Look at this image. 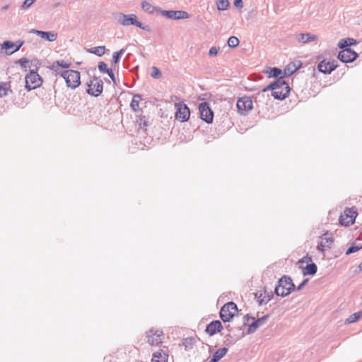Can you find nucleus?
I'll return each instance as SVG.
<instances>
[{
  "label": "nucleus",
  "instance_id": "obj_1",
  "mask_svg": "<svg viewBox=\"0 0 362 362\" xmlns=\"http://www.w3.org/2000/svg\"><path fill=\"white\" fill-rule=\"evenodd\" d=\"M269 90H272V95L275 98L281 100L285 98L290 91L288 85L281 78L267 86L264 88L263 91Z\"/></svg>",
  "mask_w": 362,
  "mask_h": 362
},
{
  "label": "nucleus",
  "instance_id": "obj_2",
  "mask_svg": "<svg viewBox=\"0 0 362 362\" xmlns=\"http://www.w3.org/2000/svg\"><path fill=\"white\" fill-rule=\"evenodd\" d=\"M358 216V210L355 206L346 208L340 214L339 223L345 227L353 225Z\"/></svg>",
  "mask_w": 362,
  "mask_h": 362
},
{
  "label": "nucleus",
  "instance_id": "obj_3",
  "mask_svg": "<svg viewBox=\"0 0 362 362\" xmlns=\"http://www.w3.org/2000/svg\"><path fill=\"white\" fill-rule=\"evenodd\" d=\"M294 289V284L291 278L283 276L279 281L278 286L275 288L277 296H286Z\"/></svg>",
  "mask_w": 362,
  "mask_h": 362
},
{
  "label": "nucleus",
  "instance_id": "obj_4",
  "mask_svg": "<svg viewBox=\"0 0 362 362\" xmlns=\"http://www.w3.org/2000/svg\"><path fill=\"white\" fill-rule=\"evenodd\" d=\"M65 80L66 86L71 88H76L81 83L80 73L75 70H66L61 73Z\"/></svg>",
  "mask_w": 362,
  "mask_h": 362
},
{
  "label": "nucleus",
  "instance_id": "obj_5",
  "mask_svg": "<svg viewBox=\"0 0 362 362\" xmlns=\"http://www.w3.org/2000/svg\"><path fill=\"white\" fill-rule=\"evenodd\" d=\"M238 314L237 305L233 302L226 303L221 309L220 317L223 322H229Z\"/></svg>",
  "mask_w": 362,
  "mask_h": 362
},
{
  "label": "nucleus",
  "instance_id": "obj_6",
  "mask_svg": "<svg viewBox=\"0 0 362 362\" xmlns=\"http://www.w3.org/2000/svg\"><path fill=\"white\" fill-rule=\"evenodd\" d=\"M334 242L333 235L329 231H326L320 237V241L317 249L318 251L324 252L325 250L331 249Z\"/></svg>",
  "mask_w": 362,
  "mask_h": 362
},
{
  "label": "nucleus",
  "instance_id": "obj_7",
  "mask_svg": "<svg viewBox=\"0 0 362 362\" xmlns=\"http://www.w3.org/2000/svg\"><path fill=\"white\" fill-rule=\"evenodd\" d=\"M25 88L28 90L35 89L40 86L42 80L40 76L35 71H31L25 76Z\"/></svg>",
  "mask_w": 362,
  "mask_h": 362
},
{
  "label": "nucleus",
  "instance_id": "obj_8",
  "mask_svg": "<svg viewBox=\"0 0 362 362\" xmlns=\"http://www.w3.org/2000/svg\"><path fill=\"white\" fill-rule=\"evenodd\" d=\"M236 106L240 114L245 115L252 109V100L250 97L243 96L237 100Z\"/></svg>",
  "mask_w": 362,
  "mask_h": 362
},
{
  "label": "nucleus",
  "instance_id": "obj_9",
  "mask_svg": "<svg viewBox=\"0 0 362 362\" xmlns=\"http://www.w3.org/2000/svg\"><path fill=\"white\" fill-rule=\"evenodd\" d=\"M175 119L182 122L187 121L190 116V111L187 105L180 102L175 104Z\"/></svg>",
  "mask_w": 362,
  "mask_h": 362
},
{
  "label": "nucleus",
  "instance_id": "obj_10",
  "mask_svg": "<svg viewBox=\"0 0 362 362\" xmlns=\"http://www.w3.org/2000/svg\"><path fill=\"white\" fill-rule=\"evenodd\" d=\"M147 342L151 346H157L163 342V333L157 329H150L146 332Z\"/></svg>",
  "mask_w": 362,
  "mask_h": 362
},
{
  "label": "nucleus",
  "instance_id": "obj_11",
  "mask_svg": "<svg viewBox=\"0 0 362 362\" xmlns=\"http://www.w3.org/2000/svg\"><path fill=\"white\" fill-rule=\"evenodd\" d=\"M88 87L87 91L90 95L98 96L103 92V83L100 79L94 77L88 83Z\"/></svg>",
  "mask_w": 362,
  "mask_h": 362
},
{
  "label": "nucleus",
  "instance_id": "obj_12",
  "mask_svg": "<svg viewBox=\"0 0 362 362\" xmlns=\"http://www.w3.org/2000/svg\"><path fill=\"white\" fill-rule=\"evenodd\" d=\"M202 119L207 123H211L214 114L207 103H202L199 107Z\"/></svg>",
  "mask_w": 362,
  "mask_h": 362
},
{
  "label": "nucleus",
  "instance_id": "obj_13",
  "mask_svg": "<svg viewBox=\"0 0 362 362\" xmlns=\"http://www.w3.org/2000/svg\"><path fill=\"white\" fill-rule=\"evenodd\" d=\"M357 57V53L351 48L343 49L338 54L339 59L345 63L352 62Z\"/></svg>",
  "mask_w": 362,
  "mask_h": 362
},
{
  "label": "nucleus",
  "instance_id": "obj_14",
  "mask_svg": "<svg viewBox=\"0 0 362 362\" xmlns=\"http://www.w3.org/2000/svg\"><path fill=\"white\" fill-rule=\"evenodd\" d=\"M337 66L334 59H324L317 66L318 70L324 74H330Z\"/></svg>",
  "mask_w": 362,
  "mask_h": 362
},
{
  "label": "nucleus",
  "instance_id": "obj_15",
  "mask_svg": "<svg viewBox=\"0 0 362 362\" xmlns=\"http://www.w3.org/2000/svg\"><path fill=\"white\" fill-rule=\"evenodd\" d=\"M120 23L123 25H134L140 28L145 29V28L142 27V24L137 21L136 16L134 14H123L122 18L120 19Z\"/></svg>",
  "mask_w": 362,
  "mask_h": 362
},
{
  "label": "nucleus",
  "instance_id": "obj_16",
  "mask_svg": "<svg viewBox=\"0 0 362 362\" xmlns=\"http://www.w3.org/2000/svg\"><path fill=\"white\" fill-rule=\"evenodd\" d=\"M163 15L168 18L179 20L188 18L189 15L183 11H163Z\"/></svg>",
  "mask_w": 362,
  "mask_h": 362
},
{
  "label": "nucleus",
  "instance_id": "obj_17",
  "mask_svg": "<svg viewBox=\"0 0 362 362\" xmlns=\"http://www.w3.org/2000/svg\"><path fill=\"white\" fill-rule=\"evenodd\" d=\"M223 326L221 322L219 320H214L206 326L205 331L209 335L213 336L215 334L221 332Z\"/></svg>",
  "mask_w": 362,
  "mask_h": 362
},
{
  "label": "nucleus",
  "instance_id": "obj_18",
  "mask_svg": "<svg viewBox=\"0 0 362 362\" xmlns=\"http://www.w3.org/2000/svg\"><path fill=\"white\" fill-rule=\"evenodd\" d=\"M30 33H35L37 35H38L39 37H42L43 39H45V40H47V41H49V42L55 41L57 40V34L56 33H54V32H45V31H41V30H35V29H33L30 31Z\"/></svg>",
  "mask_w": 362,
  "mask_h": 362
},
{
  "label": "nucleus",
  "instance_id": "obj_19",
  "mask_svg": "<svg viewBox=\"0 0 362 362\" xmlns=\"http://www.w3.org/2000/svg\"><path fill=\"white\" fill-rule=\"evenodd\" d=\"M23 42H19L18 45L14 44L10 41H5L2 44V48L5 49L8 54H13V52L20 49L22 47Z\"/></svg>",
  "mask_w": 362,
  "mask_h": 362
},
{
  "label": "nucleus",
  "instance_id": "obj_20",
  "mask_svg": "<svg viewBox=\"0 0 362 362\" xmlns=\"http://www.w3.org/2000/svg\"><path fill=\"white\" fill-rule=\"evenodd\" d=\"M168 354L160 349L153 354L151 362H168Z\"/></svg>",
  "mask_w": 362,
  "mask_h": 362
},
{
  "label": "nucleus",
  "instance_id": "obj_21",
  "mask_svg": "<svg viewBox=\"0 0 362 362\" xmlns=\"http://www.w3.org/2000/svg\"><path fill=\"white\" fill-rule=\"evenodd\" d=\"M256 297L257 298V300L259 304L267 303L269 300H270L272 297V293H268L265 290H260L256 293Z\"/></svg>",
  "mask_w": 362,
  "mask_h": 362
},
{
  "label": "nucleus",
  "instance_id": "obj_22",
  "mask_svg": "<svg viewBox=\"0 0 362 362\" xmlns=\"http://www.w3.org/2000/svg\"><path fill=\"white\" fill-rule=\"evenodd\" d=\"M300 67V62H290L284 69V75L291 76Z\"/></svg>",
  "mask_w": 362,
  "mask_h": 362
},
{
  "label": "nucleus",
  "instance_id": "obj_23",
  "mask_svg": "<svg viewBox=\"0 0 362 362\" xmlns=\"http://www.w3.org/2000/svg\"><path fill=\"white\" fill-rule=\"evenodd\" d=\"M71 63L69 61L66 60H58L56 62L52 64L51 69L57 72V74H60L59 72V68H69L71 66Z\"/></svg>",
  "mask_w": 362,
  "mask_h": 362
},
{
  "label": "nucleus",
  "instance_id": "obj_24",
  "mask_svg": "<svg viewBox=\"0 0 362 362\" xmlns=\"http://www.w3.org/2000/svg\"><path fill=\"white\" fill-rule=\"evenodd\" d=\"M228 349L226 348H221L218 349L214 354L212 359L209 362H218L221 358H223L227 353Z\"/></svg>",
  "mask_w": 362,
  "mask_h": 362
},
{
  "label": "nucleus",
  "instance_id": "obj_25",
  "mask_svg": "<svg viewBox=\"0 0 362 362\" xmlns=\"http://www.w3.org/2000/svg\"><path fill=\"white\" fill-rule=\"evenodd\" d=\"M11 91V84L9 82L0 83V97H5Z\"/></svg>",
  "mask_w": 362,
  "mask_h": 362
},
{
  "label": "nucleus",
  "instance_id": "obj_26",
  "mask_svg": "<svg viewBox=\"0 0 362 362\" xmlns=\"http://www.w3.org/2000/svg\"><path fill=\"white\" fill-rule=\"evenodd\" d=\"M317 39V37L310 33H302L299 35L298 40L303 43L314 41Z\"/></svg>",
  "mask_w": 362,
  "mask_h": 362
},
{
  "label": "nucleus",
  "instance_id": "obj_27",
  "mask_svg": "<svg viewBox=\"0 0 362 362\" xmlns=\"http://www.w3.org/2000/svg\"><path fill=\"white\" fill-rule=\"evenodd\" d=\"M141 101V98L139 95H134L130 105L133 111L139 112L141 110V108L139 107Z\"/></svg>",
  "mask_w": 362,
  "mask_h": 362
},
{
  "label": "nucleus",
  "instance_id": "obj_28",
  "mask_svg": "<svg viewBox=\"0 0 362 362\" xmlns=\"http://www.w3.org/2000/svg\"><path fill=\"white\" fill-rule=\"evenodd\" d=\"M356 41L352 38H346L341 40L339 43V47L341 49L346 48L348 46L353 45L356 44Z\"/></svg>",
  "mask_w": 362,
  "mask_h": 362
},
{
  "label": "nucleus",
  "instance_id": "obj_29",
  "mask_svg": "<svg viewBox=\"0 0 362 362\" xmlns=\"http://www.w3.org/2000/svg\"><path fill=\"white\" fill-rule=\"evenodd\" d=\"M317 272V266L314 264H308L304 269L303 274L305 275H313Z\"/></svg>",
  "mask_w": 362,
  "mask_h": 362
},
{
  "label": "nucleus",
  "instance_id": "obj_30",
  "mask_svg": "<svg viewBox=\"0 0 362 362\" xmlns=\"http://www.w3.org/2000/svg\"><path fill=\"white\" fill-rule=\"evenodd\" d=\"M362 316L361 312L355 313L353 315H350L346 320V323L350 324L356 322L359 320V318Z\"/></svg>",
  "mask_w": 362,
  "mask_h": 362
},
{
  "label": "nucleus",
  "instance_id": "obj_31",
  "mask_svg": "<svg viewBox=\"0 0 362 362\" xmlns=\"http://www.w3.org/2000/svg\"><path fill=\"white\" fill-rule=\"evenodd\" d=\"M267 316H264L262 318H259L257 320L254 322L249 328V330L250 332H254L259 326H260L264 321V320L267 318Z\"/></svg>",
  "mask_w": 362,
  "mask_h": 362
},
{
  "label": "nucleus",
  "instance_id": "obj_32",
  "mask_svg": "<svg viewBox=\"0 0 362 362\" xmlns=\"http://www.w3.org/2000/svg\"><path fill=\"white\" fill-rule=\"evenodd\" d=\"M230 6L228 0H218L217 1V8L220 11L226 10Z\"/></svg>",
  "mask_w": 362,
  "mask_h": 362
},
{
  "label": "nucleus",
  "instance_id": "obj_33",
  "mask_svg": "<svg viewBox=\"0 0 362 362\" xmlns=\"http://www.w3.org/2000/svg\"><path fill=\"white\" fill-rule=\"evenodd\" d=\"M141 6L144 11L148 13H153L155 8L146 1H144L141 4Z\"/></svg>",
  "mask_w": 362,
  "mask_h": 362
},
{
  "label": "nucleus",
  "instance_id": "obj_34",
  "mask_svg": "<svg viewBox=\"0 0 362 362\" xmlns=\"http://www.w3.org/2000/svg\"><path fill=\"white\" fill-rule=\"evenodd\" d=\"M105 48L104 46L95 47L91 48L90 52L98 56H102L105 54Z\"/></svg>",
  "mask_w": 362,
  "mask_h": 362
},
{
  "label": "nucleus",
  "instance_id": "obj_35",
  "mask_svg": "<svg viewBox=\"0 0 362 362\" xmlns=\"http://www.w3.org/2000/svg\"><path fill=\"white\" fill-rule=\"evenodd\" d=\"M267 74L269 77H277L281 74V70L278 68H270L267 71Z\"/></svg>",
  "mask_w": 362,
  "mask_h": 362
},
{
  "label": "nucleus",
  "instance_id": "obj_36",
  "mask_svg": "<svg viewBox=\"0 0 362 362\" xmlns=\"http://www.w3.org/2000/svg\"><path fill=\"white\" fill-rule=\"evenodd\" d=\"M239 44V40L238 37L235 36H231L228 38V45L230 47L235 48Z\"/></svg>",
  "mask_w": 362,
  "mask_h": 362
},
{
  "label": "nucleus",
  "instance_id": "obj_37",
  "mask_svg": "<svg viewBox=\"0 0 362 362\" xmlns=\"http://www.w3.org/2000/svg\"><path fill=\"white\" fill-rule=\"evenodd\" d=\"M151 76L154 78H158L161 76V72L157 67L153 66L151 69Z\"/></svg>",
  "mask_w": 362,
  "mask_h": 362
},
{
  "label": "nucleus",
  "instance_id": "obj_38",
  "mask_svg": "<svg viewBox=\"0 0 362 362\" xmlns=\"http://www.w3.org/2000/svg\"><path fill=\"white\" fill-rule=\"evenodd\" d=\"M16 64H19L22 67L25 68V71H27V65L29 63V60L26 58H21L16 61Z\"/></svg>",
  "mask_w": 362,
  "mask_h": 362
},
{
  "label": "nucleus",
  "instance_id": "obj_39",
  "mask_svg": "<svg viewBox=\"0 0 362 362\" xmlns=\"http://www.w3.org/2000/svg\"><path fill=\"white\" fill-rule=\"evenodd\" d=\"M98 69L100 70V72H103V73H107V71L110 70L107 68V64H105V62H100L99 63V64H98Z\"/></svg>",
  "mask_w": 362,
  "mask_h": 362
},
{
  "label": "nucleus",
  "instance_id": "obj_40",
  "mask_svg": "<svg viewBox=\"0 0 362 362\" xmlns=\"http://www.w3.org/2000/svg\"><path fill=\"white\" fill-rule=\"evenodd\" d=\"M124 52V49H122L119 52H115L113 54V56H112V58H113V61L116 64L118 62L119 59V57L121 56V54Z\"/></svg>",
  "mask_w": 362,
  "mask_h": 362
},
{
  "label": "nucleus",
  "instance_id": "obj_41",
  "mask_svg": "<svg viewBox=\"0 0 362 362\" xmlns=\"http://www.w3.org/2000/svg\"><path fill=\"white\" fill-rule=\"evenodd\" d=\"M362 247L360 246H351L350 247L346 252V255H350L351 253L357 252L359 249H361Z\"/></svg>",
  "mask_w": 362,
  "mask_h": 362
},
{
  "label": "nucleus",
  "instance_id": "obj_42",
  "mask_svg": "<svg viewBox=\"0 0 362 362\" xmlns=\"http://www.w3.org/2000/svg\"><path fill=\"white\" fill-rule=\"evenodd\" d=\"M34 1L35 0H25L22 7L23 8H28L34 3Z\"/></svg>",
  "mask_w": 362,
  "mask_h": 362
},
{
  "label": "nucleus",
  "instance_id": "obj_43",
  "mask_svg": "<svg viewBox=\"0 0 362 362\" xmlns=\"http://www.w3.org/2000/svg\"><path fill=\"white\" fill-rule=\"evenodd\" d=\"M137 122L139 123V126H141L142 124L144 127L147 126V122L144 117H139V119L137 120Z\"/></svg>",
  "mask_w": 362,
  "mask_h": 362
},
{
  "label": "nucleus",
  "instance_id": "obj_44",
  "mask_svg": "<svg viewBox=\"0 0 362 362\" xmlns=\"http://www.w3.org/2000/svg\"><path fill=\"white\" fill-rule=\"evenodd\" d=\"M218 49H219L216 47H211L209 49V55L210 56H216L218 54Z\"/></svg>",
  "mask_w": 362,
  "mask_h": 362
},
{
  "label": "nucleus",
  "instance_id": "obj_45",
  "mask_svg": "<svg viewBox=\"0 0 362 362\" xmlns=\"http://www.w3.org/2000/svg\"><path fill=\"white\" fill-rule=\"evenodd\" d=\"M107 74L108 75L110 76V77L111 78L112 81H113L114 83H116V81H115V75L112 72V69H110L108 71H107Z\"/></svg>",
  "mask_w": 362,
  "mask_h": 362
},
{
  "label": "nucleus",
  "instance_id": "obj_46",
  "mask_svg": "<svg viewBox=\"0 0 362 362\" xmlns=\"http://www.w3.org/2000/svg\"><path fill=\"white\" fill-rule=\"evenodd\" d=\"M234 4L238 8L243 7V1L242 0H234Z\"/></svg>",
  "mask_w": 362,
  "mask_h": 362
},
{
  "label": "nucleus",
  "instance_id": "obj_47",
  "mask_svg": "<svg viewBox=\"0 0 362 362\" xmlns=\"http://www.w3.org/2000/svg\"><path fill=\"white\" fill-rule=\"evenodd\" d=\"M311 262V257H308V256H306L305 257H303L302 259L299 260V262Z\"/></svg>",
  "mask_w": 362,
  "mask_h": 362
},
{
  "label": "nucleus",
  "instance_id": "obj_48",
  "mask_svg": "<svg viewBox=\"0 0 362 362\" xmlns=\"http://www.w3.org/2000/svg\"><path fill=\"white\" fill-rule=\"evenodd\" d=\"M308 280H305L298 288V289H300L302 286H303L306 283H307Z\"/></svg>",
  "mask_w": 362,
  "mask_h": 362
},
{
  "label": "nucleus",
  "instance_id": "obj_49",
  "mask_svg": "<svg viewBox=\"0 0 362 362\" xmlns=\"http://www.w3.org/2000/svg\"><path fill=\"white\" fill-rule=\"evenodd\" d=\"M360 269H362V262L359 264Z\"/></svg>",
  "mask_w": 362,
  "mask_h": 362
}]
</instances>
